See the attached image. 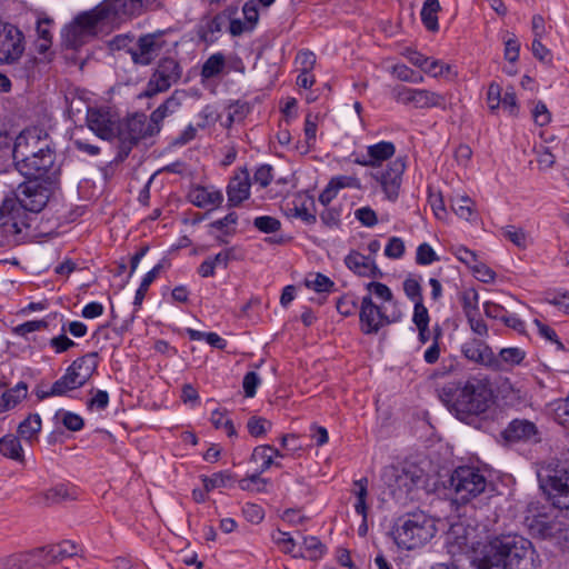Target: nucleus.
Masks as SVG:
<instances>
[{"instance_id": "obj_1", "label": "nucleus", "mask_w": 569, "mask_h": 569, "mask_svg": "<svg viewBox=\"0 0 569 569\" xmlns=\"http://www.w3.org/2000/svg\"><path fill=\"white\" fill-rule=\"evenodd\" d=\"M472 565L477 569H537L539 555L532 542L517 533L488 538L475 550Z\"/></svg>"}, {"instance_id": "obj_2", "label": "nucleus", "mask_w": 569, "mask_h": 569, "mask_svg": "<svg viewBox=\"0 0 569 569\" xmlns=\"http://www.w3.org/2000/svg\"><path fill=\"white\" fill-rule=\"evenodd\" d=\"M439 399L460 421L471 423L488 411L495 402V392L486 377L471 376L453 380L438 389Z\"/></svg>"}, {"instance_id": "obj_3", "label": "nucleus", "mask_w": 569, "mask_h": 569, "mask_svg": "<svg viewBox=\"0 0 569 569\" xmlns=\"http://www.w3.org/2000/svg\"><path fill=\"white\" fill-rule=\"evenodd\" d=\"M41 178H28L18 184L13 198H6L0 206V220H3L4 232L20 234L30 228V214L41 212L51 194V187Z\"/></svg>"}, {"instance_id": "obj_4", "label": "nucleus", "mask_w": 569, "mask_h": 569, "mask_svg": "<svg viewBox=\"0 0 569 569\" xmlns=\"http://www.w3.org/2000/svg\"><path fill=\"white\" fill-rule=\"evenodd\" d=\"M12 158L16 169L26 178H42L53 167L56 153L37 129H27L16 138Z\"/></svg>"}, {"instance_id": "obj_5", "label": "nucleus", "mask_w": 569, "mask_h": 569, "mask_svg": "<svg viewBox=\"0 0 569 569\" xmlns=\"http://www.w3.org/2000/svg\"><path fill=\"white\" fill-rule=\"evenodd\" d=\"M539 488L546 500L560 510L569 509V462L551 459L537 472Z\"/></svg>"}, {"instance_id": "obj_6", "label": "nucleus", "mask_w": 569, "mask_h": 569, "mask_svg": "<svg viewBox=\"0 0 569 569\" xmlns=\"http://www.w3.org/2000/svg\"><path fill=\"white\" fill-rule=\"evenodd\" d=\"M437 532L433 519L421 510L407 512L395 523L392 535L399 548L412 550L422 547Z\"/></svg>"}, {"instance_id": "obj_7", "label": "nucleus", "mask_w": 569, "mask_h": 569, "mask_svg": "<svg viewBox=\"0 0 569 569\" xmlns=\"http://www.w3.org/2000/svg\"><path fill=\"white\" fill-rule=\"evenodd\" d=\"M427 473L417 462L403 460L386 466L381 471V480L393 499H402L426 481Z\"/></svg>"}, {"instance_id": "obj_8", "label": "nucleus", "mask_w": 569, "mask_h": 569, "mask_svg": "<svg viewBox=\"0 0 569 569\" xmlns=\"http://www.w3.org/2000/svg\"><path fill=\"white\" fill-rule=\"evenodd\" d=\"M487 483L486 477L478 468L459 466L451 472L448 480L443 482V486L453 490L458 501L467 503L482 493Z\"/></svg>"}, {"instance_id": "obj_9", "label": "nucleus", "mask_w": 569, "mask_h": 569, "mask_svg": "<svg viewBox=\"0 0 569 569\" xmlns=\"http://www.w3.org/2000/svg\"><path fill=\"white\" fill-rule=\"evenodd\" d=\"M182 77V67L180 62L172 57H162L157 62L146 89L140 93V98H152L158 93L168 91L173 84L178 83Z\"/></svg>"}, {"instance_id": "obj_10", "label": "nucleus", "mask_w": 569, "mask_h": 569, "mask_svg": "<svg viewBox=\"0 0 569 569\" xmlns=\"http://www.w3.org/2000/svg\"><path fill=\"white\" fill-rule=\"evenodd\" d=\"M391 94L398 103L412 106L417 109H447L446 96L427 89L409 88L399 84L392 89Z\"/></svg>"}, {"instance_id": "obj_11", "label": "nucleus", "mask_w": 569, "mask_h": 569, "mask_svg": "<svg viewBox=\"0 0 569 569\" xmlns=\"http://www.w3.org/2000/svg\"><path fill=\"white\" fill-rule=\"evenodd\" d=\"M400 318V312L398 315L393 312L392 316H388L383 307L372 301L371 295L362 297L359 311L362 333L376 335L382 327L398 322Z\"/></svg>"}, {"instance_id": "obj_12", "label": "nucleus", "mask_w": 569, "mask_h": 569, "mask_svg": "<svg viewBox=\"0 0 569 569\" xmlns=\"http://www.w3.org/2000/svg\"><path fill=\"white\" fill-rule=\"evenodd\" d=\"M26 49L23 32L14 24L0 20V64H14Z\"/></svg>"}, {"instance_id": "obj_13", "label": "nucleus", "mask_w": 569, "mask_h": 569, "mask_svg": "<svg viewBox=\"0 0 569 569\" xmlns=\"http://www.w3.org/2000/svg\"><path fill=\"white\" fill-rule=\"evenodd\" d=\"M406 168V157H398L390 161L385 169L370 173V176L380 183L389 201L393 202L398 199Z\"/></svg>"}, {"instance_id": "obj_14", "label": "nucleus", "mask_w": 569, "mask_h": 569, "mask_svg": "<svg viewBox=\"0 0 569 569\" xmlns=\"http://www.w3.org/2000/svg\"><path fill=\"white\" fill-rule=\"evenodd\" d=\"M164 31L158 30L139 37L136 49H129L131 60L134 64L149 66L167 46L163 39Z\"/></svg>"}, {"instance_id": "obj_15", "label": "nucleus", "mask_w": 569, "mask_h": 569, "mask_svg": "<svg viewBox=\"0 0 569 569\" xmlns=\"http://www.w3.org/2000/svg\"><path fill=\"white\" fill-rule=\"evenodd\" d=\"M86 122L101 140L112 141L118 133L117 121L108 107H88Z\"/></svg>"}, {"instance_id": "obj_16", "label": "nucleus", "mask_w": 569, "mask_h": 569, "mask_svg": "<svg viewBox=\"0 0 569 569\" xmlns=\"http://www.w3.org/2000/svg\"><path fill=\"white\" fill-rule=\"evenodd\" d=\"M505 445L538 443L541 441L540 432L535 422L528 419H512L500 432Z\"/></svg>"}, {"instance_id": "obj_17", "label": "nucleus", "mask_w": 569, "mask_h": 569, "mask_svg": "<svg viewBox=\"0 0 569 569\" xmlns=\"http://www.w3.org/2000/svg\"><path fill=\"white\" fill-rule=\"evenodd\" d=\"M118 133L139 144L140 141L152 138L160 132L153 127L151 118L148 122L143 112H134L123 120L121 127H118Z\"/></svg>"}, {"instance_id": "obj_18", "label": "nucleus", "mask_w": 569, "mask_h": 569, "mask_svg": "<svg viewBox=\"0 0 569 569\" xmlns=\"http://www.w3.org/2000/svg\"><path fill=\"white\" fill-rule=\"evenodd\" d=\"M156 0H103L101 3L106 9L111 22L141 16Z\"/></svg>"}, {"instance_id": "obj_19", "label": "nucleus", "mask_w": 569, "mask_h": 569, "mask_svg": "<svg viewBox=\"0 0 569 569\" xmlns=\"http://www.w3.org/2000/svg\"><path fill=\"white\" fill-rule=\"evenodd\" d=\"M461 353L463 357L477 365L486 368H497L498 360L491 347L482 339L472 338L461 346Z\"/></svg>"}, {"instance_id": "obj_20", "label": "nucleus", "mask_w": 569, "mask_h": 569, "mask_svg": "<svg viewBox=\"0 0 569 569\" xmlns=\"http://www.w3.org/2000/svg\"><path fill=\"white\" fill-rule=\"evenodd\" d=\"M396 153V146L391 141H380L367 147V153L357 156L353 163L362 167L378 168L383 161L391 159Z\"/></svg>"}, {"instance_id": "obj_21", "label": "nucleus", "mask_w": 569, "mask_h": 569, "mask_svg": "<svg viewBox=\"0 0 569 569\" xmlns=\"http://www.w3.org/2000/svg\"><path fill=\"white\" fill-rule=\"evenodd\" d=\"M250 174L247 168L232 177L227 186L228 207H238L250 197Z\"/></svg>"}, {"instance_id": "obj_22", "label": "nucleus", "mask_w": 569, "mask_h": 569, "mask_svg": "<svg viewBox=\"0 0 569 569\" xmlns=\"http://www.w3.org/2000/svg\"><path fill=\"white\" fill-rule=\"evenodd\" d=\"M72 22L87 33V36H92L99 23L111 22V20L102 3H99L93 9L79 13Z\"/></svg>"}, {"instance_id": "obj_23", "label": "nucleus", "mask_w": 569, "mask_h": 569, "mask_svg": "<svg viewBox=\"0 0 569 569\" xmlns=\"http://www.w3.org/2000/svg\"><path fill=\"white\" fill-rule=\"evenodd\" d=\"M183 91L174 90L151 114L153 127L160 132L166 118L177 112L182 104Z\"/></svg>"}, {"instance_id": "obj_24", "label": "nucleus", "mask_w": 569, "mask_h": 569, "mask_svg": "<svg viewBox=\"0 0 569 569\" xmlns=\"http://www.w3.org/2000/svg\"><path fill=\"white\" fill-rule=\"evenodd\" d=\"M528 528L530 533L539 539L551 540L557 535L560 528V522L548 520L547 517L538 515L527 518Z\"/></svg>"}, {"instance_id": "obj_25", "label": "nucleus", "mask_w": 569, "mask_h": 569, "mask_svg": "<svg viewBox=\"0 0 569 569\" xmlns=\"http://www.w3.org/2000/svg\"><path fill=\"white\" fill-rule=\"evenodd\" d=\"M188 199L198 208L219 207L223 201V194L219 190L209 191L206 187L198 186L189 192Z\"/></svg>"}, {"instance_id": "obj_26", "label": "nucleus", "mask_w": 569, "mask_h": 569, "mask_svg": "<svg viewBox=\"0 0 569 569\" xmlns=\"http://www.w3.org/2000/svg\"><path fill=\"white\" fill-rule=\"evenodd\" d=\"M0 453L19 463H24L23 449L16 435L8 433L0 438Z\"/></svg>"}, {"instance_id": "obj_27", "label": "nucleus", "mask_w": 569, "mask_h": 569, "mask_svg": "<svg viewBox=\"0 0 569 569\" xmlns=\"http://www.w3.org/2000/svg\"><path fill=\"white\" fill-rule=\"evenodd\" d=\"M206 491H212L217 488H231L237 482V476L230 470H222L211 476H200Z\"/></svg>"}, {"instance_id": "obj_28", "label": "nucleus", "mask_w": 569, "mask_h": 569, "mask_svg": "<svg viewBox=\"0 0 569 569\" xmlns=\"http://www.w3.org/2000/svg\"><path fill=\"white\" fill-rule=\"evenodd\" d=\"M271 539L283 553L290 555L295 559L305 558V552L289 532L277 529L272 532Z\"/></svg>"}, {"instance_id": "obj_29", "label": "nucleus", "mask_w": 569, "mask_h": 569, "mask_svg": "<svg viewBox=\"0 0 569 569\" xmlns=\"http://www.w3.org/2000/svg\"><path fill=\"white\" fill-rule=\"evenodd\" d=\"M88 37L74 22L67 24L61 31L62 44L66 49L78 50L86 43Z\"/></svg>"}, {"instance_id": "obj_30", "label": "nucleus", "mask_w": 569, "mask_h": 569, "mask_svg": "<svg viewBox=\"0 0 569 569\" xmlns=\"http://www.w3.org/2000/svg\"><path fill=\"white\" fill-rule=\"evenodd\" d=\"M41 426L40 416L38 413H30L19 423L17 429L18 437L31 443L33 440L38 439Z\"/></svg>"}, {"instance_id": "obj_31", "label": "nucleus", "mask_w": 569, "mask_h": 569, "mask_svg": "<svg viewBox=\"0 0 569 569\" xmlns=\"http://www.w3.org/2000/svg\"><path fill=\"white\" fill-rule=\"evenodd\" d=\"M441 10L439 0H426L422 4L420 17L425 28L430 32L439 30L438 13Z\"/></svg>"}, {"instance_id": "obj_32", "label": "nucleus", "mask_w": 569, "mask_h": 569, "mask_svg": "<svg viewBox=\"0 0 569 569\" xmlns=\"http://www.w3.org/2000/svg\"><path fill=\"white\" fill-rule=\"evenodd\" d=\"M353 487L352 492L357 499L355 503V511L362 517L363 521H366L368 516V478L362 477L361 479L355 480Z\"/></svg>"}, {"instance_id": "obj_33", "label": "nucleus", "mask_w": 569, "mask_h": 569, "mask_svg": "<svg viewBox=\"0 0 569 569\" xmlns=\"http://www.w3.org/2000/svg\"><path fill=\"white\" fill-rule=\"evenodd\" d=\"M77 489L73 486L59 483L44 492V499L48 505L59 503L66 500H74Z\"/></svg>"}, {"instance_id": "obj_34", "label": "nucleus", "mask_w": 569, "mask_h": 569, "mask_svg": "<svg viewBox=\"0 0 569 569\" xmlns=\"http://www.w3.org/2000/svg\"><path fill=\"white\" fill-rule=\"evenodd\" d=\"M299 548L302 550L305 549L306 551L303 559H309L311 561L321 559L327 552L326 545L316 536H303Z\"/></svg>"}, {"instance_id": "obj_35", "label": "nucleus", "mask_w": 569, "mask_h": 569, "mask_svg": "<svg viewBox=\"0 0 569 569\" xmlns=\"http://www.w3.org/2000/svg\"><path fill=\"white\" fill-rule=\"evenodd\" d=\"M305 286L318 293H330L336 291L335 282L323 273H309L305 279Z\"/></svg>"}, {"instance_id": "obj_36", "label": "nucleus", "mask_w": 569, "mask_h": 569, "mask_svg": "<svg viewBox=\"0 0 569 569\" xmlns=\"http://www.w3.org/2000/svg\"><path fill=\"white\" fill-rule=\"evenodd\" d=\"M270 450H271L270 445H260V446H257L251 453V458H250L251 461H254V462L261 461V466L259 467V469L256 470L257 472H260V475L266 472L272 466H274L277 468H281V463L277 462L272 459V453H269Z\"/></svg>"}, {"instance_id": "obj_37", "label": "nucleus", "mask_w": 569, "mask_h": 569, "mask_svg": "<svg viewBox=\"0 0 569 569\" xmlns=\"http://www.w3.org/2000/svg\"><path fill=\"white\" fill-rule=\"evenodd\" d=\"M372 260L370 256H365L359 251L351 250L345 258V263L353 273L365 277L369 263Z\"/></svg>"}, {"instance_id": "obj_38", "label": "nucleus", "mask_w": 569, "mask_h": 569, "mask_svg": "<svg viewBox=\"0 0 569 569\" xmlns=\"http://www.w3.org/2000/svg\"><path fill=\"white\" fill-rule=\"evenodd\" d=\"M98 352H89L82 357L77 358L74 361L80 362L81 366L78 365L77 371H79V376H81L82 385L84 386L91 377L96 373L98 368Z\"/></svg>"}, {"instance_id": "obj_39", "label": "nucleus", "mask_w": 569, "mask_h": 569, "mask_svg": "<svg viewBox=\"0 0 569 569\" xmlns=\"http://www.w3.org/2000/svg\"><path fill=\"white\" fill-rule=\"evenodd\" d=\"M162 269V264H156L150 271H148L142 278L139 288L136 291L133 306L136 310L140 309L143 302V299L149 290L150 284L157 279L160 270Z\"/></svg>"}, {"instance_id": "obj_40", "label": "nucleus", "mask_w": 569, "mask_h": 569, "mask_svg": "<svg viewBox=\"0 0 569 569\" xmlns=\"http://www.w3.org/2000/svg\"><path fill=\"white\" fill-rule=\"evenodd\" d=\"M526 358V352L517 347L502 348L496 359L498 360V367L491 368L492 370H502V363L509 366L520 365Z\"/></svg>"}, {"instance_id": "obj_41", "label": "nucleus", "mask_w": 569, "mask_h": 569, "mask_svg": "<svg viewBox=\"0 0 569 569\" xmlns=\"http://www.w3.org/2000/svg\"><path fill=\"white\" fill-rule=\"evenodd\" d=\"M78 551L79 547L70 540H64L57 545H49V552H51V559H53L54 563L77 556Z\"/></svg>"}, {"instance_id": "obj_42", "label": "nucleus", "mask_w": 569, "mask_h": 569, "mask_svg": "<svg viewBox=\"0 0 569 569\" xmlns=\"http://www.w3.org/2000/svg\"><path fill=\"white\" fill-rule=\"evenodd\" d=\"M459 300L465 317L479 312V293L475 288H468L461 291Z\"/></svg>"}, {"instance_id": "obj_43", "label": "nucleus", "mask_w": 569, "mask_h": 569, "mask_svg": "<svg viewBox=\"0 0 569 569\" xmlns=\"http://www.w3.org/2000/svg\"><path fill=\"white\" fill-rule=\"evenodd\" d=\"M226 64L224 56L220 52L210 56L201 68V76L204 79H210L219 76Z\"/></svg>"}, {"instance_id": "obj_44", "label": "nucleus", "mask_w": 569, "mask_h": 569, "mask_svg": "<svg viewBox=\"0 0 569 569\" xmlns=\"http://www.w3.org/2000/svg\"><path fill=\"white\" fill-rule=\"evenodd\" d=\"M421 276L409 274L402 282V289L406 297L411 302L423 301L422 287L420 284Z\"/></svg>"}, {"instance_id": "obj_45", "label": "nucleus", "mask_w": 569, "mask_h": 569, "mask_svg": "<svg viewBox=\"0 0 569 569\" xmlns=\"http://www.w3.org/2000/svg\"><path fill=\"white\" fill-rule=\"evenodd\" d=\"M3 569H32L30 550L12 553L2 559Z\"/></svg>"}, {"instance_id": "obj_46", "label": "nucleus", "mask_w": 569, "mask_h": 569, "mask_svg": "<svg viewBox=\"0 0 569 569\" xmlns=\"http://www.w3.org/2000/svg\"><path fill=\"white\" fill-rule=\"evenodd\" d=\"M342 206H327L319 214L322 224L329 229L341 228Z\"/></svg>"}, {"instance_id": "obj_47", "label": "nucleus", "mask_w": 569, "mask_h": 569, "mask_svg": "<svg viewBox=\"0 0 569 569\" xmlns=\"http://www.w3.org/2000/svg\"><path fill=\"white\" fill-rule=\"evenodd\" d=\"M269 480L262 478L260 472L257 471L249 477L242 478L240 480L237 479L238 487L244 491L263 492L266 491V486Z\"/></svg>"}, {"instance_id": "obj_48", "label": "nucleus", "mask_w": 569, "mask_h": 569, "mask_svg": "<svg viewBox=\"0 0 569 569\" xmlns=\"http://www.w3.org/2000/svg\"><path fill=\"white\" fill-rule=\"evenodd\" d=\"M272 423L259 416H252L247 421V429L251 437L261 438L271 429Z\"/></svg>"}, {"instance_id": "obj_49", "label": "nucleus", "mask_w": 569, "mask_h": 569, "mask_svg": "<svg viewBox=\"0 0 569 569\" xmlns=\"http://www.w3.org/2000/svg\"><path fill=\"white\" fill-rule=\"evenodd\" d=\"M224 24V21L222 20L221 16L218 13L209 19L204 26H201L198 36L199 38L204 42H213V38H209V34L218 33L222 30V27Z\"/></svg>"}, {"instance_id": "obj_50", "label": "nucleus", "mask_w": 569, "mask_h": 569, "mask_svg": "<svg viewBox=\"0 0 569 569\" xmlns=\"http://www.w3.org/2000/svg\"><path fill=\"white\" fill-rule=\"evenodd\" d=\"M238 222V214L234 211L229 212L223 218L214 220L209 223L210 229H217L222 231L223 236L231 237L236 234V229H229V226H234Z\"/></svg>"}, {"instance_id": "obj_51", "label": "nucleus", "mask_w": 569, "mask_h": 569, "mask_svg": "<svg viewBox=\"0 0 569 569\" xmlns=\"http://www.w3.org/2000/svg\"><path fill=\"white\" fill-rule=\"evenodd\" d=\"M211 423L216 429H224L229 438L237 437V430L231 419L224 417V412L220 409H216L211 413Z\"/></svg>"}, {"instance_id": "obj_52", "label": "nucleus", "mask_w": 569, "mask_h": 569, "mask_svg": "<svg viewBox=\"0 0 569 569\" xmlns=\"http://www.w3.org/2000/svg\"><path fill=\"white\" fill-rule=\"evenodd\" d=\"M337 311L343 317L353 316L358 309L357 297L353 293H345L336 302Z\"/></svg>"}, {"instance_id": "obj_53", "label": "nucleus", "mask_w": 569, "mask_h": 569, "mask_svg": "<svg viewBox=\"0 0 569 569\" xmlns=\"http://www.w3.org/2000/svg\"><path fill=\"white\" fill-rule=\"evenodd\" d=\"M253 227L262 233H274L281 229V222L271 216H259L253 219Z\"/></svg>"}, {"instance_id": "obj_54", "label": "nucleus", "mask_w": 569, "mask_h": 569, "mask_svg": "<svg viewBox=\"0 0 569 569\" xmlns=\"http://www.w3.org/2000/svg\"><path fill=\"white\" fill-rule=\"evenodd\" d=\"M451 208L461 219L469 221L473 214V202L469 197H460L452 200Z\"/></svg>"}, {"instance_id": "obj_55", "label": "nucleus", "mask_w": 569, "mask_h": 569, "mask_svg": "<svg viewBox=\"0 0 569 569\" xmlns=\"http://www.w3.org/2000/svg\"><path fill=\"white\" fill-rule=\"evenodd\" d=\"M439 257L436 253V251L432 249V247L427 243L422 242L418 246L416 251V263L419 266H429L436 261H439Z\"/></svg>"}, {"instance_id": "obj_56", "label": "nucleus", "mask_w": 569, "mask_h": 569, "mask_svg": "<svg viewBox=\"0 0 569 569\" xmlns=\"http://www.w3.org/2000/svg\"><path fill=\"white\" fill-rule=\"evenodd\" d=\"M366 289L368 290V295L375 296L377 299L390 302L393 300V293L391 289L379 281H371L366 284Z\"/></svg>"}, {"instance_id": "obj_57", "label": "nucleus", "mask_w": 569, "mask_h": 569, "mask_svg": "<svg viewBox=\"0 0 569 569\" xmlns=\"http://www.w3.org/2000/svg\"><path fill=\"white\" fill-rule=\"evenodd\" d=\"M318 114L308 113L305 119V137L307 147L301 153H307L309 151L310 144H313L316 141V133L318 128Z\"/></svg>"}, {"instance_id": "obj_58", "label": "nucleus", "mask_w": 569, "mask_h": 569, "mask_svg": "<svg viewBox=\"0 0 569 569\" xmlns=\"http://www.w3.org/2000/svg\"><path fill=\"white\" fill-rule=\"evenodd\" d=\"M30 553L32 558V569L54 563L53 559H51V552H49V546L31 549Z\"/></svg>"}, {"instance_id": "obj_59", "label": "nucleus", "mask_w": 569, "mask_h": 569, "mask_svg": "<svg viewBox=\"0 0 569 569\" xmlns=\"http://www.w3.org/2000/svg\"><path fill=\"white\" fill-rule=\"evenodd\" d=\"M246 23H248V30L252 31L259 21L258 1L248 0L242 7Z\"/></svg>"}, {"instance_id": "obj_60", "label": "nucleus", "mask_w": 569, "mask_h": 569, "mask_svg": "<svg viewBox=\"0 0 569 569\" xmlns=\"http://www.w3.org/2000/svg\"><path fill=\"white\" fill-rule=\"evenodd\" d=\"M198 117L201 121L198 122L197 127L200 129H206L208 126L214 124L220 120V113L211 104L204 106Z\"/></svg>"}, {"instance_id": "obj_61", "label": "nucleus", "mask_w": 569, "mask_h": 569, "mask_svg": "<svg viewBox=\"0 0 569 569\" xmlns=\"http://www.w3.org/2000/svg\"><path fill=\"white\" fill-rule=\"evenodd\" d=\"M406 252L405 242L399 237H391L385 248V256L389 259H400Z\"/></svg>"}, {"instance_id": "obj_62", "label": "nucleus", "mask_w": 569, "mask_h": 569, "mask_svg": "<svg viewBox=\"0 0 569 569\" xmlns=\"http://www.w3.org/2000/svg\"><path fill=\"white\" fill-rule=\"evenodd\" d=\"M261 383V379L254 371H249L244 375L242 380V388L247 398H253L257 393V388Z\"/></svg>"}, {"instance_id": "obj_63", "label": "nucleus", "mask_w": 569, "mask_h": 569, "mask_svg": "<svg viewBox=\"0 0 569 569\" xmlns=\"http://www.w3.org/2000/svg\"><path fill=\"white\" fill-rule=\"evenodd\" d=\"M471 271L483 283H491L496 280V272L481 261L472 266Z\"/></svg>"}, {"instance_id": "obj_64", "label": "nucleus", "mask_w": 569, "mask_h": 569, "mask_svg": "<svg viewBox=\"0 0 569 569\" xmlns=\"http://www.w3.org/2000/svg\"><path fill=\"white\" fill-rule=\"evenodd\" d=\"M47 327L48 322L46 320H31L14 327L13 332L18 336L27 337L28 333L46 329Z\"/></svg>"}]
</instances>
